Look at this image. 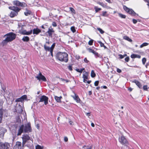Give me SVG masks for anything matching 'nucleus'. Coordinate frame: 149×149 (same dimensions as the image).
I'll return each mask as SVG.
<instances>
[{
    "label": "nucleus",
    "instance_id": "obj_1",
    "mask_svg": "<svg viewBox=\"0 0 149 149\" xmlns=\"http://www.w3.org/2000/svg\"><path fill=\"white\" fill-rule=\"evenodd\" d=\"M31 125L30 123H28L25 125L24 126L23 125H22L19 126L17 133L16 130H12V133L13 135V138H14V136L15 137L21 135L23 132H30L31 131Z\"/></svg>",
    "mask_w": 149,
    "mask_h": 149
},
{
    "label": "nucleus",
    "instance_id": "obj_2",
    "mask_svg": "<svg viewBox=\"0 0 149 149\" xmlns=\"http://www.w3.org/2000/svg\"><path fill=\"white\" fill-rule=\"evenodd\" d=\"M68 54L65 52H58L57 53L56 56V58L58 60L65 63L68 62Z\"/></svg>",
    "mask_w": 149,
    "mask_h": 149
},
{
    "label": "nucleus",
    "instance_id": "obj_3",
    "mask_svg": "<svg viewBox=\"0 0 149 149\" xmlns=\"http://www.w3.org/2000/svg\"><path fill=\"white\" fill-rule=\"evenodd\" d=\"M7 36L6 38L2 42V43L3 45L6 44L8 42L13 40L15 39L16 36V34L12 32L5 35V36Z\"/></svg>",
    "mask_w": 149,
    "mask_h": 149
},
{
    "label": "nucleus",
    "instance_id": "obj_4",
    "mask_svg": "<svg viewBox=\"0 0 149 149\" xmlns=\"http://www.w3.org/2000/svg\"><path fill=\"white\" fill-rule=\"evenodd\" d=\"M9 8L12 10L10 13V16L11 17H13L17 15V13L20 10V9L17 7L15 6H9Z\"/></svg>",
    "mask_w": 149,
    "mask_h": 149
},
{
    "label": "nucleus",
    "instance_id": "obj_5",
    "mask_svg": "<svg viewBox=\"0 0 149 149\" xmlns=\"http://www.w3.org/2000/svg\"><path fill=\"white\" fill-rule=\"evenodd\" d=\"M123 8L124 9L125 11L131 15L135 16L136 15L138 16V15L136 14L132 9H130L125 6H124Z\"/></svg>",
    "mask_w": 149,
    "mask_h": 149
},
{
    "label": "nucleus",
    "instance_id": "obj_6",
    "mask_svg": "<svg viewBox=\"0 0 149 149\" xmlns=\"http://www.w3.org/2000/svg\"><path fill=\"white\" fill-rule=\"evenodd\" d=\"M39 81L41 80L43 81H46L47 79L45 77L42 75L41 73L40 72L39 74L35 77Z\"/></svg>",
    "mask_w": 149,
    "mask_h": 149
},
{
    "label": "nucleus",
    "instance_id": "obj_7",
    "mask_svg": "<svg viewBox=\"0 0 149 149\" xmlns=\"http://www.w3.org/2000/svg\"><path fill=\"white\" fill-rule=\"evenodd\" d=\"M10 144L8 143H0V149H9Z\"/></svg>",
    "mask_w": 149,
    "mask_h": 149
},
{
    "label": "nucleus",
    "instance_id": "obj_8",
    "mask_svg": "<svg viewBox=\"0 0 149 149\" xmlns=\"http://www.w3.org/2000/svg\"><path fill=\"white\" fill-rule=\"evenodd\" d=\"M119 142L122 145H125L128 143L126 139L123 136H121L119 139Z\"/></svg>",
    "mask_w": 149,
    "mask_h": 149
},
{
    "label": "nucleus",
    "instance_id": "obj_9",
    "mask_svg": "<svg viewBox=\"0 0 149 149\" xmlns=\"http://www.w3.org/2000/svg\"><path fill=\"white\" fill-rule=\"evenodd\" d=\"M22 139V145L24 146L26 142L30 139V137L27 134H24L23 135Z\"/></svg>",
    "mask_w": 149,
    "mask_h": 149
},
{
    "label": "nucleus",
    "instance_id": "obj_10",
    "mask_svg": "<svg viewBox=\"0 0 149 149\" xmlns=\"http://www.w3.org/2000/svg\"><path fill=\"white\" fill-rule=\"evenodd\" d=\"M48 98L45 95H42L40 97L39 102H44L45 104V105H46L48 103Z\"/></svg>",
    "mask_w": 149,
    "mask_h": 149
},
{
    "label": "nucleus",
    "instance_id": "obj_11",
    "mask_svg": "<svg viewBox=\"0 0 149 149\" xmlns=\"http://www.w3.org/2000/svg\"><path fill=\"white\" fill-rule=\"evenodd\" d=\"M19 33L22 34L29 35L32 33V30H31L29 31H27L25 30H21L19 31Z\"/></svg>",
    "mask_w": 149,
    "mask_h": 149
},
{
    "label": "nucleus",
    "instance_id": "obj_12",
    "mask_svg": "<svg viewBox=\"0 0 149 149\" xmlns=\"http://www.w3.org/2000/svg\"><path fill=\"white\" fill-rule=\"evenodd\" d=\"M13 4L14 5H15L18 7H23L24 6L23 4L24 3H21L17 0L14 1L13 2Z\"/></svg>",
    "mask_w": 149,
    "mask_h": 149
},
{
    "label": "nucleus",
    "instance_id": "obj_13",
    "mask_svg": "<svg viewBox=\"0 0 149 149\" xmlns=\"http://www.w3.org/2000/svg\"><path fill=\"white\" fill-rule=\"evenodd\" d=\"M22 143L19 141L17 142L16 145L14 146L13 149H21Z\"/></svg>",
    "mask_w": 149,
    "mask_h": 149
},
{
    "label": "nucleus",
    "instance_id": "obj_14",
    "mask_svg": "<svg viewBox=\"0 0 149 149\" xmlns=\"http://www.w3.org/2000/svg\"><path fill=\"white\" fill-rule=\"evenodd\" d=\"M6 132V129L3 127H0V137H3L4 134Z\"/></svg>",
    "mask_w": 149,
    "mask_h": 149
},
{
    "label": "nucleus",
    "instance_id": "obj_15",
    "mask_svg": "<svg viewBox=\"0 0 149 149\" xmlns=\"http://www.w3.org/2000/svg\"><path fill=\"white\" fill-rule=\"evenodd\" d=\"M54 32V31L52 28H49L47 33H48L49 37H52V34Z\"/></svg>",
    "mask_w": 149,
    "mask_h": 149
},
{
    "label": "nucleus",
    "instance_id": "obj_16",
    "mask_svg": "<svg viewBox=\"0 0 149 149\" xmlns=\"http://www.w3.org/2000/svg\"><path fill=\"white\" fill-rule=\"evenodd\" d=\"M74 96H72L77 103H79L80 101V99L78 95H77L75 93H74Z\"/></svg>",
    "mask_w": 149,
    "mask_h": 149
},
{
    "label": "nucleus",
    "instance_id": "obj_17",
    "mask_svg": "<svg viewBox=\"0 0 149 149\" xmlns=\"http://www.w3.org/2000/svg\"><path fill=\"white\" fill-rule=\"evenodd\" d=\"M33 31V34L38 35L39 33L41 32V31L38 28L34 29L32 32Z\"/></svg>",
    "mask_w": 149,
    "mask_h": 149
},
{
    "label": "nucleus",
    "instance_id": "obj_18",
    "mask_svg": "<svg viewBox=\"0 0 149 149\" xmlns=\"http://www.w3.org/2000/svg\"><path fill=\"white\" fill-rule=\"evenodd\" d=\"M132 82L133 83H135L140 88H141L142 85L141 84V83L139 81L136 80H134L132 81Z\"/></svg>",
    "mask_w": 149,
    "mask_h": 149
},
{
    "label": "nucleus",
    "instance_id": "obj_19",
    "mask_svg": "<svg viewBox=\"0 0 149 149\" xmlns=\"http://www.w3.org/2000/svg\"><path fill=\"white\" fill-rule=\"evenodd\" d=\"M131 58H141V56L140 55L134 54H132L131 55Z\"/></svg>",
    "mask_w": 149,
    "mask_h": 149
},
{
    "label": "nucleus",
    "instance_id": "obj_20",
    "mask_svg": "<svg viewBox=\"0 0 149 149\" xmlns=\"http://www.w3.org/2000/svg\"><path fill=\"white\" fill-rule=\"evenodd\" d=\"M54 98L58 102H61V99L62 98V97L61 96H60V97H58L57 96H55Z\"/></svg>",
    "mask_w": 149,
    "mask_h": 149
},
{
    "label": "nucleus",
    "instance_id": "obj_21",
    "mask_svg": "<svg viewBox=\"0 0 149 149\" xmlns=\"http://www.w3.org/2000/svg\"><path fill=\"white\" fill-rule=\"evenodd\" d=\"M29 38L27 36H24L22 39V40L24 42H28L29 40Z\"/></svg>",
    "mask_w": 149,
    "mask_h": 149
},
{
    "label": "nucleus",
    "instance_id": "obj_22",
    "mask_svg": "<svg viewBox=\"0 0 149 149\" xmlns=\"http://www.w3.org/2000/svg\"><path fill=\"white\" fill-rule=\"evenodd\" d=\"M3 111L2 109H0V123H1L2 119Z\"/></svg>",
    "mask_w": 149,
    "mask_h": 149
},
{
    "label": "nucleus",
    "instance_id": "obj_23",
    "mask_svg": "<svg viewBox=\"0 0 149 149\" xmlns=\"http://www.w3.org/2000/svg\"><path fill=\"white\" fill-rule=\"evenodd\" d=\"M83 79H88V73L86 72H85L83 74Z\"/></svg>",
    "mask_w": 149,
    "mask_h": 149
},
{
    "label": "nucleus",
    "instance_id": "obj_24",
    "mask_svg": "<svg viewBox=\"0 0 149 149\" xmlns=\"http://www.w3.org/2000/svg\"><path fill=\"white\" fill-rule=\"evenodd\" d=\"M123 38L124 39L127 40L130 42H131L132 41V40L129 37L126 36H124L123 37Z\"/></svg>",
    "mask_w": 149,
    "mask_h": 149
},
{
    "label": "nucleus",
    "instance_id": "obj_25",
    "mask_svg": "<svg viewBox=\"0 0 149 149\" xmlns=\"http://www.w3.org/2000/svg\"><path fill=\"white\" fill-rule=\"evenodd\" d=\"M44 48L45 50L46 51H50L51 50V48L45 45H44Z\"/></svg>",
    "mask_w": 149,
    "mask_h": 149
},
{
    "label": "nucleus",
    "instance_id": "obj_26",
    "mask_svg": "<svg viewBox=\"0 0 149 149\" xmlns=\"http://www.w3.org/2000/svg\"><path fill=\"white\" fill-rule=\"evenodd\" d=\"M31 13V11L28 10H27L24 13V14L26 16H28L30 15Z\"/></svg>",
    "mask_w": 149,
    "mask_h": 149
},
{
    "label": "nucleus",
    "instance_id": "obj_27",
    "mask_svg": "<svg viewBox=\"0 0 149 149\" xmlns=\"http://www.w3.org/2000/svg\"><path fill=\"white\" fill-rule=\"evenodd\" d=\"M69 8L73 15L76 14V11L72 7H70Z\"/></svg>",
    "mask_w": 149,
    "mask_h": 149
},
{
    "label": "nucleus",
    "instance_id": "obj_28",
    "mask_svg": "<svg viewBox=\"0 0 149 149\" xmlns=\"http://www.w3.org/2000/svg\"><path fill=\"white\" fill-rule=\"evenodd\" d=\"M93 54H94L96 58H97V57L100 58L102 57L100 56V54H99L97 52L95 51L94 53H93Z\"/></svg>",
    "mask_w": 149,
    "mask_h": 149
},
{
    "label": "nucleus",
    "instance_id": "obj_29",
    "mask_svg": "<svg viewBox=\"0 0 149 149\" xmlns=\"http://www.w3.org/2000/svg\"><path fill=\"white\" fill-rule=\"evenodd\" d=\"M84 68H81L80 69H77L75 70L77 72H80V73H81L84 70Z\"/></svg>",
    "mask_w": 149,
    "mask_h": 149
},
{
    "label": "nucleus",
    "instance_id": "obj_30",
    "mask_svg": "<svg viewBox=\"0 0 149 149\" xmlns=\"http://www.w3.org/2000/svg\"><path fill=\"white\" fill-rule=\"evenodd\" d=\"M91 77L93 78L95 76L96 74L94 72V70H92L91 71Z\"/></svg>",
    "mask_w": 149,
    "mask_h": 149
},
{
    "label": "nucleus",
    "instance_id": "obj_31",
    "mask_svg": "<svg viewBox=\"0 0 149 149\" xmlns=\"http://www.w3.org/2000/svg\"><path fill=\"white\" fill-rule=\"evenodd\" d=\"M148 45V43L147 42H144L140 45V47L142 48L144 46H147Z\"/></svg>",
    "mask_w": 149,
    "mask_h": 149
},
{
    "label": "nucleus",
    "instance_id": "obj_32",
    "mask_svg": "<svg viewBox=\"0 0 149 149\" xmlns=\"http://www.w3.org/2000/svg\"><path fill=\"white\" fill-rule=\"evenodd\" d=\"M119 16L122 18L125 19L126 18V16L120 13H118Z\"/></svg>",
    "mask_w": 149,
    "mask_h": 149
},
{
    "label": "nucleus",
    "instance_id": "obj_33",
    "mask_svg": "<svg viewBox=\"0 0 149 149\" xmlns=\"http://www.w3.org/2000/svg\"><path fill=\"white\" fill-rule=\"evenodd\" d=\"M21 97L22 101H23L24 100H26V99L27 97L26 95H24L22 96Z\"/></svg>",
    "mask_w": 149,
    "mask_h": 149
},
{
    "label": "nucleus",
    "instance_id": "obj_34",
    "mask_svg": "<svg viewBox=\"0 0 149 149\" xmlns=\"http://www.w3.org/2000/svg\"><path fill=\"white\" fill-rule=\"evenodd\" d=\"M94 9L95 10V11L96 13L97 12L99 11L100 10H101V8H98L97 6L94 7Z\"/></svg>",
    "mask_w": 149,
    "mask_h": 149
},
{
    "label": "nucleus",
    "instance_id": "obj_35",
    "mask_svg": "<svg viewBox=\"0 0 149 149\" xmlns=\"http://www.w3.org/2000/svg\"><path fill=\"white\" fill-rule=\"evenodd\" d=\"M23 101H22L21 97L20 98H17L15 100V102H22Z\"/></svg>",
    "mask_w": 149,
    "mask_h": 149
},
{
    "label": "nucleus",
    "instance_id": "obj_36",
    "mask_svg": "<svg viewBox=\"0 0 149 149\" xmlns=\"http://www.w3.org/2000/svg\"><path fill=\"white\" fill-rule=\"evenodd\" d=\"M97 29L99 31L101 34H103L104 33V31L100 28H97Z\"/></svg>",
    "mask_w": 149,
    "mask_h": 149
},
{
    "label": "nucleus",
    "instance_id": "obj_37",
    "mask_svg": "<svg viewBox=\"0 0 149 149\" xmlns=\"http://www.w3.org/2000/svg\"><path fill=\"white\" fill-rule=\"evenodd\" d=\"M70 29H71V31L73 33H75L76 31V30L75 29V28L74 26H72L71 27Z\"/></svg>",
    "mask_w": 149,
    "mask_h": 149
},
{
    "label": "nucleus",
    "instance_id": "obj_38",
    "mask_svg": "<svg viewBox=\"0 0 149 149\" xmlns=\"http://www.w3.org/2000/svg\"><path fill=\"white\" fill-rule=\"evenodd\" d=\"M93 40L91 39L88 42V44L89 45H93Z\"/></svg>",
    "mask_w": 149,
    "mask_h": 149
},
{
    "label": "nucleus",
    "instance_id": "obj_39",
    "mask_svg": "<svg viewBox=\"0 0 149 149\" xmlns=\"http://www.w3.org/2000/svg\"><path fill=\"white\" fill-rule=\"evenodd\" d=\"M43 147H42L41 146L37 145L36 147V149H42Z\"/></svg>",
    "mask_w": 149,
    "mask_h": 149
},
{
    "label": "nucleus",
    "instance_id": "obj_40",
    "mask_svg": "<svg viewBox=\"0 0 149 149\" xmlns=\"http://www.w3.org/2000/svg\"><path fill=\"white\" fill-rule=\"evenodd\" d=\"M6 88L5 87H2V90H1V91L2 93H3L4 95H5V93L6 92Z\"/></svg>",
    "mask_w": 149,
    "mask_h": 149
},
{
    "label": "nucleus",
    "instance_id": "obj_41",
    "mask_svg": "<svg viewBox=\"0 0 149 149\" xmlns=\"http://www.w3.org/2000/svg\"><path fill=\"white\" fill-rule=\"evenodd\" d=\"M146 60L145 58H143L142 59V63L143 65L145 64Z\"/></svg>",
    "mask_w": 149,
    "mask_h": 149
},
{
    "label": "nucleus",
    "instance_id": "obj_42",
    "mask_svg": "<svg viewBox=\"0 0 149 149\" xmlns=\"http://www.w3.org/2000/svg\"><path fill=\"white\" fill-rule=\"evenodd\" d=\"M143 89L144 90L148 91V86L147 85H144L143 87Z\"/></svg>",
    "mask_w": 149,
    "mask_h": 149
},
{
    "label": "nucleus",
    "instance_id": "obj_43",
    "mask_svg": "<svg viewBox=\"0 0 149 149\" xmlns=\"http://www.w3.org/2000/svg\"><path fill=\"white\" fill-rule=\"evenodd\" d=\"M88 50L89 51V52H91V53H93H93H94L95 52V51L93 50L92 49H90V48H88Z\"/></svg>",
    "mask_w": 149,
    "mask_h": 149
},
{
    "label": "nucleus",
    "instance_id": "obj_44",
    "mask_svg": "<svg viewBox=\"0 0 149 149\" xmlns=\"http://www.w3.org/2000/svg\"><path fill=\"white\" fill-rule=\"evenodd\" d=\"M98 42L100 45L101 47H103V46H104V44L102 43L101 41H98Z\"/></svg>",
    "mask_w": 149,
    "mask_h": 149
},
{
    "label": "nucleus",
    "instance_id": "obj_45",
    "mask_svg": "<svg viewBox=\"0 0 149 149\" xmlns=\"http://www.w3.org/2000/svg\"><path fill=\"white\" fill-rule=\"evenodd\" d=\"M99 82L98 81H96L94 83V85L95 86H97L98 85Z\"/></svg>",
    "mask_w": 149,
    "mask_h": 149
},
{
    "label": "nucleus",
    "instance_id": "obj_46",
    "mask_svg": "<svg viewBox=\"0 0 149 149\" xmlns=\"http://www.w3.org/2000/svg\"><path fill=\"white\" fill-rule=\"evenodd\" d=\"M125 61L127 62H128L130 60V58L129 56H127L125 58Z\"/></svg>",
    "mask_w": 149,
    "mask_h": 149
},
{
    "label": "nucleus",
    "instance_id": "obj_47",
    "mask_svg": "<svg viewBox=\"0 0 149 149\" xmlns=\"http://www.w3.org/2000/svg\"><path fill=\"white\" fill-rule=\"evenodd\" d=\"M68 68L69 70L70 71H72V65H69L68 67Z\"/></svg>",
    "mask_w": 149,
    "mask_h": 149
},
{
    "label": "nucleus",
    "instance_id": "obj_48",
    "mask_svg": "<svg viewBox=\"0 0 149 149\" xmlns=\"http://www.w3.org/2000/svg\"><path fill=\"white\" fill-rule=\"evenodd\" d=\"M55 45V43L53 44L51 47H50L51 49H52V50H53L54 48Z\"/></svg>",
    "mask_w": 149,
    "mask_h": 149
},
{
    "label": "nucleus",
    "instance_id": "obj_49",
    "mask_svg": "<svg viewBox=\"0 0 149 149\" xmlns=\"http://www.w3.org/2000/svg\"><path fill=\"white\" fill-rule=\"evenodd\" d=\"M52 25L54 27H56L57 26V24L55 22H53L52 23Z\"/></svg>",
    "mask_w": 149,
    "mask_h": 149
},
{
    "label": "nucleus",
    "instance_id": "obj_50",
    "mask_svg": "<svg viewBox=\"0 0 149 149\" xmlns=\"http://www.w3.org/2000/svg\"><path fill=\"white\" fill-rule=\"evenodd\" d=\"M84 61L85 63H87L89 62V61L87 60L86 58H84Z\"/></svg>",
    "mask_w": 149,
    "mask_h": 149
},
{
    "label": "nucleus",
    "instance_id": "obj_51",
    "mask_svg": "<svg viewBox=\"0 0 149 149\" xmlns=\"http://www.w3.org/2000/svg\"><path fill=\"white\" fill-rule=\"evenodd\" d=\"M107 13V12L106 11H103L102 12V15L103 16H106V15Z\"/></svg>",
    "mask_w": 149,
    "mask_h": 149
},
{
    "label": "nucleus",
    "instance_id": "obj_52",
    "mask_svg": "<svg viewBox=\"0 0 149 149\" xmlns=\"http://www.w3.org/2000/svg\"><path fill=\"white\" fill-rule=\"evenodd\" d=\"M132 21L134 24H136L137 22V21L134 19H132Z\"/></svg>",
    "mask_w": 149,
    "mask_h": 149
},
{
    "label": "nucleus",
    "instance_id": "obj_53",
    "mask_svg": "<svg viewBox=\"0 0 149 149\" xmlns=\"http://www.w3.org/2000/svg\"><path fill=\"white\" fill-rule=\"evenodd\" d=\"M119 56L120 59H122L124 58V56H123V55H122V54H119Z\"/></svg>",
    "mask_w": 149,
    "mask_h": 149
},
{
    "label": "nucleus",
    "instance_id": "obj_54",
    "mask_svg": "<svg viewBox=\"0 0 149 149\" xmlns=\"http://www.w3.org/2000/svg\"><path fill=\"white\" fill-rule=\"evenodd\" d=\"M50 53L51 54V55L53 57V50H52V49H51V50L50 51Z\"/></svg>",
    "mask_w": 149,
    "mask_h": 149
},
{
    "label": "nucleus",
    "instance_id": "obj_55",
    "mask_svg": "<svg viewBox=\"0 0 149 149\" xmlns=\"http://www.w3.org/2000/svg\"><path fill=\"white\" fill-rule=\"evenodd\" d=\"M117 71L118 72L120 73L121 72V70L119 68H117Z\"/></svg>",
    "mask_w": 149,
    "mask_h": 149
},
{
    "label": "nucleus",
    "instance_id": "obj_56",
    "mask_svg": "<svg viewBox=\"0 0 149 149\" xmlns=\"http://www.w3.org/2000/svg\"><path fill=\"white\" fill-rule=\"evenodd\" d=\"M64 141L65 142L67 141H68V138L67 137H66V136L64 138Z\"/></svg>",
    "mask_w": 149,
    "mask_h": 149
},
{
    "label": "nucleus",
    "instance_id": "obj_57",
    "mask_svg": "<svg viewBox=\"0 0 149 149\" xmlns=\"http://www.w3.org/2000/svg\"><path fill=\"white\" fill-rule=\"evenodd\" d=\"M86 115L87 116H88V117H89L90 116V113H86Z\"/></svg>",
    "mask_w": 149,
    "mask_h": 149
},
{
    "label": "nucleus",
    "instance_id": "obj_58",
    "mask_svg": "<svg viewBox=\"0 0 149 149\" xmlns=\"http://www.w3.org/2000/svg\"><path fill=\"white\" fill-rule=\"evenodd\" d=\"M69 123L71 125H72L73 124V122L71 121H69Z\"/></svg>",
    "mask_w": 149,
    "mask_h": 149
},
{
    "label": "nucleus",
    "instance_id": "obj_59",
    "mask_svg": "<svg viewBox=\"0 0 149 149\" xmlns=\"http://www.w3.org/2000/svg\"><path fill=\"white\" fill-rule=\"evenodd\" d=\"M86 79H83V82L85 83H87V81L86 80Z\"/></svg>",
    "mask_w": 149,
    "mask_h": 149
},
{
    "label": "nucleus",
    "instance_id": "obj_60",
    "mask_svg": "<svg viewBox=\"0 0 149 149\" xmlns=\"http://www.w3.org/2000/svg\"><path fill=\"white\" fill-rule=\"evenodd\" d=\"M102 87L103 88H104V89H106V88H107V87L106 86H101V88H102Z\"/></svg>",
    "mask_w": 149,
    "mask_h": 149
},
{
    "label": "nucleus",
    "instance_id": "obj_61",
    "mask_svg": "<svg viewBox=\"0 0 149 149\" xmlns=\"http://www.w3.org/2000/svg\"><path fill=\"white\" fill-rule=\"evenodd\" d=\"M76 59H78L80 58V57L79 56H76Z\"/></svg>",
    "mask_w": 149,
    "mask_h": 149
},
{
    "label": "nucleus",
    "instance_id": "obj_62",
    "mask_svg": "<svg viewBox=\"0 0 149 149\" xmlns=\"http://www.w3.org/2000/svg\"><path fill=\"white\" fill-rule=\"evenodd\" d=\"M91 126L92 127H94L95 126V125L93 123H91Z\"/></svg>",
    "mask_w": 149,
    "mask_h": 149
},
{
    "label": "nucleus",
    "instance_id": "obj_63",
    "mask_svg": "<svg viewBox=\"0 0 149 149\" xmlns=\"http://www.w3.org/2000/svg\"><path fill=\"white\" fill-rule=\"evenodd\" d=\"M108 3H111V0H105Z\"/></svg>",
    "mask_w": 149,
    "mask_h": 149
},
{
    "label": "nucleus",
    "instance_id": "obj_64",
    "mask_svg": "<svg viewBox=\"0 0 149 149\" xmlns=\"http://www.w3.org/2000/svg\"><path fill=\"white\" fill-rule=\"evenodd\" d=\"M101 6L103 7H104L105 6V5L103 3H102V4H101Z\"/></svg>",
    "mask_w": 149,
    "mask_h": 149
}]
</instances>
